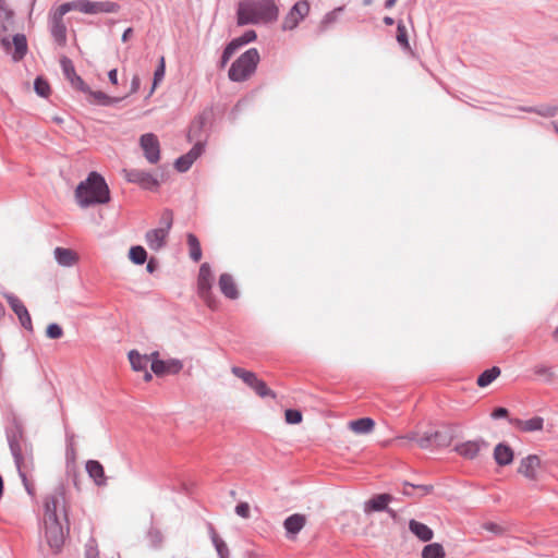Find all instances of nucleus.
<instances>
[{"instance_id": "nucleus-35", "label": "nucleus", "mask_w": 558, "mask_h": 558, "mask_svg": "<svg viewBox=\"0 0 558 558\" xmlns=\"http://www.w3.org/2000/svg\"><path fill=\"white\" fill-rule=\"evenodd\" d=\"M500 375V368L498 366H493L492 368H488L484 371L478 377H477V385L482 388L487 387L490 385L498 376Z\"/></svg>"}, {"instance_id": "nucleus-45", "label": "nucleus", "mask_w": 558, "mask_h": 558, "mask_svg": "<svg viewBox=\"0 0 558 558\" xmlns=\"http://www.w3.org/2000/svg\"><path fill=\"white\" fill-rule=\"evenodd\" d=\"M434 446L447 447L451 442V436L440 430L433 432Z\"/></svg>"}, {"instance_id": "nucleus-1", "label": "nucleus", "mask_w": 558, "mask_h": 558, "mask_svg": "<svg viewBox=\"0 0 558 558\" xmlns=\"http://www.w3.org/2000/svg\"><path fill=\"white\" fill-rule=\"evenodd\" d=\"M68 514L65 508V494L62 487L54 489L46 496L44 501L45 537L53 553H59L64 544Z\"/></svg>"}, {"instance_id": "nucleus-49", "label": "nucleus", "mask_w": 558, "mask_h": 558, "mask_svg": "<svg viewBox=\"0 0 558 558\" xmlns=\"http://www.w3.org/2000/svg\"><path fill=\"white\" fill-rule=\"evenodd\" d=\"M46 335L50 339H59L63 336V330L58 324H50L46 329Z\"/></svg>"}, {"instance_id": "nucleus-43", "label": "nucleus", "mask_w": 558, "mask_h": 558, "mask_svg": "<svg viewBox=\"0 0 558 558\" xmlns=\"http://www.w3.org/2000/svg\"><path fill=\"white\" fill-rule=\"evenodd\" d=\"M165 73H166L165 58L161 57L159 60V64L154 73V81H153V87H151L150 94L155 90V88L158 86V84L163 80Z\"/></svg>"}, {"instance_id": "nucleus-18", "label": "nucleus", "mask_w": 558, "mask_h": 558, "mask_svg": "<svg viewBox=\"0 0 558 558\" xmlns=\"http://www.w3.org/2000/svg\"><path fill=\"white\" fill-rule=\"evenodd\" d=\"M168 234L167 228H156L147 231L145 240L148 247L156 252L161 250L166 245Z\"/></svg>"}, {"instance_id": "nucleus-17", "label": "nucleus", "mask_w": 558, "mask_h": 558, "mask_svg": "<svg viewBox=\"0 0 558 558\" xmlns=\"http://www.w3.org/2000/svg\"><path fill=\"white\" fill-rule=\"evenodd\" d=\"M392 497L389 494H379L371 498L364 507V511L369 513L372 511H387L392 518L396 517V512L388 508V504Z\"/></svg>"}, {"instance_id": "nucleus-2", "label": "nucleus", "mask_w": 558, "mask_h": 558, "mask_svg": "<svg viewBox=\"0 0 558 558\" xmlns=\"http://www.w3.org/2000/svg\"><path fill=\"white\" fill-rule=\"evenodd\" d=\"M278 14L275 0H242L236 11L238 25L270 23L278 19Z\"/></svg>"}, {"instance_id": "nucleus-34", "label": "nucleus", "mask_w": 558, "mask_h": 558, "mask_svg": "<svg viewBox=\"0 0 558 558\" xmlns=\"http://www.w3.org/2000/svg\"><path fill=\"white\" fill-rule=\"evenodd\" d=\"M13 45H14L13 59L16 61L23 59L27 52V40H26L25 35H23V34L14 35L13 36Z\"/></svg>"}, {"instance_id": "nucleus-38", "label": "nucleus", "mask_w": 558, "mask_h": 558, "mask_svg": "<svg viewBox=\"0 0 558 558\" xmlns=\"http://www.w3.org/2000/svg\"><path fill=\"white\" fill-rule=\"evenodd\" d=\"M446 553L441 544L432 543L424 546L422 550V558H445Z\"/></svg>"}, {"instance_id": "nucleus-51", "label": "nucleus", "mask_w": 558, "mask_h": 558, "mask_svg": "<svg viewBox=\"0 0 558 558\" xmlns=\"http://www.w3.org/2000/svg\"><path fill=\"white\" fill-rule=\"evenodd\" d=\"M286 421L289 424H298L302 421V413L298 410L289 409L286 411Z\"/></svg>"}, {"instance_id": "nucleus-22", "label": "nucleus", "mask_w": 558, "mask_h": 558, "mask_svg": "<svg viewBox=\"0 0 558 558\" xmlns=\"http://www.w3.org/2000/svg\"><path fill=\"white\" fill-rule=\"evenodd\" d=\"M88 476L97 486H105L107 477L102 464L97 460H88L85 465Z\"/></svg>"}, {"instance_id": "nucleus-9", "label": "nucleus", "mask_w": 558, "mask_h": 558, "mask_svg": "<svg viewBox=\"0 0 558 558\" xmlns=\"http://www.w3.org/2000/svg\"><path fill=\"white\" fill-rule=\"evenodd\" d=\"M310 3L307 0H300L294 3L282 21L283 31H292L308 15Z\"/></svg>"}, {"instance_id": "nucleus-32", "label": "nucleus", "mask_w": 558, "mask_h": 558, "mask_svg": "<svg viewBox=\"0 0 558 558\" xmlns=\"http://www.w3.org/2000/svg\"><path fill=\"white\" fill-rule=\"evenodd\" d=\"M208 530L210 533L211 542L217 550L219 558H228L229 557V548H228L227 544L223 542V539H221L219 537V535L217 534L213 524H210V523L208 524Z\"/></svg>"}, {"instance_id": "nucleus-23", "label": "nucleus", "mask_w": 558, "mask_h": 558, "mask_svg": "<svg viewBox=\"0 0 558 558\" xmlns=\"http://www.w3.org/2000/svg\"><path fill=\"white\" fill-rule=\"evenodd\" d=\"M219 288L222 294L231 300L239 298V291L233 277L230 274H222L219 278Z\"/></svg>"}, {"instance_id": "nucleus-30", "label": "nucleus", "mask_w": 558, "mask_h": 558, "mask_svg": "<svg viewBox=\"0 0 558 558\" xmlns=\"http://www.w3.org/2000/svg\"><path fill=\"white\" fill-rule=\"evenodd\" d=\"M375 422L371 417H362L351 421L349 427L356 434H367L374 429Z\"/></svg>"}, {"instance_id": "nucleus-55", "label": "nucleus", "mask_w": 558, "mask_h": 558, "mask_svg": "<svg viewBox=\"0 0 558 558\" xmlns=\"http://www.w3.org/2000/svg\"><path fill=\"white\" fill-rule=\"evenodd\" d=\"M235 513L244 519L250 517V506L246 502H240L235 506Z\"/></svg>"}, {"instance_id": "nucleus-7", "label": "nucleus", "mask_w": 558, "mask_h": 558, "mask_svg": "<svg viewBox=\"0 0 558 558\" xmlns=\"http://www.w3.org/2000/svg\"><path fill=\"white\" fill-rule=\"evenodd\" d=\"M69 13L64 9L63 3L57 8H52L48 14V27L53 41L59 47L66 45V25L64 23V15Z\"/></svg>"}, {"instance_id": "nucleus-29", "label": "nucleus", "mask_w": 558, "mask_h": 558, "mask_svg": "<svg viewBox=\"0 0 558 558\" xmlns=\"http://www.w3.org/2000/svg\"><path fill=\"white\" fill-rule=\"evenodd\" d=\"M415 440L422 449H427L432 446H434V438H433V432H425L422 435H417L415 433H411L403 437H398L397 440Z\"/></svg>"}, {"instance_id": "nucleus-57", "label": "nucleus", "mask_w": 558, "mask_h": 558, "mask_svg": "<svg viewBox=\"0 0 558 558\" xmlns=\"http://www.w3.org/2000/svg\"><path fill=\"white\" fill-rule=\"evenodd\" d=\"M508 410L506 408H496L493 412H492V417L495 418V420H498V418H502V417H506L508 416Z\"/></svg>"}, {"instance_id": "nucleus-37", "label": "nucleus", "mask_w": 558, "mask_h": 558, "mask_svg": "<svg viewBox=\"0 0 558 558\" xmlns=\"http://www.w3.org/2000/svg\"><path fill=\"white\" fill-rule=\"evenodd\" d=\"M186 240L189 245L190 257L194 262H199L202 258V248L197 236L193 233H189Z\"/></svg>"}, {"instance_id": "nucleus-12", "label": "nucleus", "mask_w": 558, "mask_h": 558, "mask_svg": "<svg viewBox=\"0 0 558 558\" xmlns=\"http://www.w3.org/2000/svg\"><path fill=\"white\" fill-rule=\"evenodd\" d=\"M159 353H151V365L150 368L157 376H163L166 374H178L183 368L182 361L178 359L159 360Z\"/></svg>"}, {"instance_id": "nucleus-24", "label": "nucleus", "mask_w": 558, "mask_h": 558, "mask_svg": "<svg viewBox=\"0 0 558 558\" xmlns=\"http://www.w3.org/2000/svg\"><path fill=\"white\" fill-rule=\"evenodd\" d=\"M409 530L422 542H429L434 537V532L429 526L414 519L409 521Z\"/></svg>"}, {"instance_id": "nucleus-4", "label": "nucleus", "mask_w": 558, "mask_h": 558, "mask_svg": "<svg viewBox=\"0 0 558 558\" xmlns=\"http://www.w3.org/2000/svg\"><path fill=\"white\" fill-rule=\"evenodd\" d=\"M7 439L15 465L20 464L22 469L31 465V461H34L33 446L25 438L21 422L14 418L13 425L7 429Z\"/></svg>"}, {"instance_id": "nucleus-52", "label": "nucleus", "mask_w": 558, "mask_h": 558, "mask_svg": "<svg viewBox=\"0 0 558 558\" xmlns=\"http://www.w3.org/2000/svg\"><path fill=\"white\" fill-rule=\"evenodd\" d=\"M172 221H173V216H172V211L169 210V209H166L162 215H161V219H160V222L162 225L161 228H167V231H170L171 227H172Z\"/></svg>"}, {"instance_id": "nucleus-62", "label": "nucleus", "mask_w": 558, "mask_h": 558, "mask_svg": "<svg viewBox=\"0 0 558 558\" xmlns=\"http://www.w3.org/2000/svg\"><path fill=\"white\" fill-rule=\"evenodd\" d=\"M133 34V28L132 27H129L124 31V33L122 34V41H128L129 38L132 36Z\"/></svg>"}, {"instance_id": "nucleus-63", "label": "nucleus", "mask_w": 558, "mask_h": 558, "mask_svg": "<svg viewBox=\"0 0 558 558\" xmlns=\"http://www.w3.org/2000/svg\"><path fill=\"white\" fill-rule=\"evenodd\" d=\"M155 269H156V264L153 259H150L147 264V271L151 274L155 271Z\"/></svg>"}, {"instance_id": "nucleus-27", "label": "nucleus", "mask_w": 558, "mask_h": 558, "mask_svg": "<svg viewBox=\"0 0 558 558\" xmlns=\"http://www.w3.org/2000/svg\"><path fill=\"white\" fill-rule=\"evenodd\" d=\"M19 472V475L23 482V485L27 492L28 495L34 496L35 495V486L33 481L29 480V475L34 471L35 464L34 461H31V465H27L26 468L22 469V465L16 464L15 465Z\"/></svg>"}, {"instance_id": "nucleus-6", "label": "nucleus", "mask_w": 558, "mask_h": 558, "mask_svg": "<svg viewBox=\"0 0 558 558\" xmlns=\"http://www.w3.org/2000/svg\"><path fill=\"white\" fill-rule=\"evenodd\" d=\"M213 282L214 276L209 264H202L197 277V293L210 310H216L219 305V301L211 291Z\"/></svg>"}, {"instance_id": "nucleus-53", "label": "nucleus", "mask_w": 558, "mask_h": 558, "mask_svg": "<svg viewBox=\"0 0 558 558\" xmlns=\"http://www.w3.org/2000/svg\"><path fill=\"white\" fill-rule=\"evenodd\" d=\"M409 487H410V488H417V489L422 490V495H426V494H428V493L432 490V487H430V486H426V485H418V486H415V485H413V484H410V483L405 482V483L403 484V490H402L404 495H410V494H411V493L409 492Z\"/></svg>"}, {"instance_id": "nucleus-3", "label": "nucleus", "mask_w": 558, "mask_h": 558, "mask_svg": "<svg viewBox=\"0 0 558 558\" xmlns=\"http://www.w3.org/2000/svg\"><path fill=\"white\" fill-rule=\"evenodd\" d=\"M75 198L80 207L87 208L93 205L110 202V190L102 175L90 172L75 190Z\"/></svg>"}, {"instance_id": "nucleus-50", "label": "nucleus", "mask_w": 558, "mask_h": 558, "mask_svg": "<svg viewBox=\"0 0 558 558\" xmlns=\"http://www.w3.org/2000/svg\"><path fill=\"white\" fill-rule=\"evenodd\" d=\"M85 558H99L95 539H89L85 545Z\"/></svg>"}, {"instance_id": "nucleus-14", "label": "nucleus", "mask_w": 558, "mask_h": 558, "mask_svg": "<svg viewBox=\"0 0 558 558\" xmlns=\"http://www.w3.org/2000/svg\"><path fill=\"white\" fill-rule=\"evenodd\" d=\"M487 444L483 439L468 440L454 446V451L464 459H475Z\"/></svg>"}, {"instance_id": "nucleus-56", "label": "nucleus", "mask_w": 558, "mask_h": 558, "mask_svg": "<svg viewBox=\"0 0 558 558\" xmlns=\"http://www.w3.org/2000/svg\"><path fill=\"white\" fill-rule=\"evenodd\" d=\"M483 527L486 530V531H489L496 535H500L504 533V529L498 525L497 523H494V522H486L483 524Z\"/></svg>"}, {"instance_id": "nucleus-42", "label": "nucleus", "mask_w": 558, "mask_h": 558, "mask_svg": "<svg viewBox=\"0 0 558 558\" xmlns=\"http://www.w3.org/2000/svg\"><path fill=\"white\" fill-rule=\"evenodd\" d=\"M92 97L94 98V100L97 104L102 105V106H110V105L117 104L118 101L121 100V98L110 97L100 90L93 92Z\"/></svg>"}, {"instance_id": "nucleus-11", "label": "nucleus", "mask_w": 558, "mask_h": 558, "mask_svg": "<svg viewBox=\"0 0 558 558\" xmlns=\"http://www.w3.org/2000/svg\"><path fill=\"white\" fill-rule=\"evenodd\" d=\"M140 147L147 162L156 165L160 160V143L154 133H145L140 137Z\"/></svg>"}, {"instance_id": "nucleus-64", "label": "nucleus", "mask_w": 558, "mask_h": 558, "mask_svg": "<svg viewBox=\"0 0 558 558\" xmlns=\"http://www.w3.org/2000/svg\"><path fill=\"white\" fill-rule=\"evenodd\" d=\"M383 21L387 26H391L395 24V20L390 16H385Z\"/></svg>"}, {"instance_id": "nucleus-20", "label": "nucleus", "mask_w": 558, "mask_h": 558, "mask_svg": "<svg viewBox=\"0 0 558 558\" xmlns=\"http://www.w3.org/2000/svg\"><path fill=\"white\" fill-rule=\"evenodd\" d=\"M509 423L524 433L538 432L543 429L544 420L541 416H534L529 420L510 418Z\"/></svg>"}, {"instance_id": "nucleus-25", "label": "nucleus", "mask_w": 558, "mask_h": 558, "mask_svg": "<svg viewBox=\"0 0 558 558\" xmlns=\"http://www.w3.org/2000/svg\"><path fill=\"white\" fill-rule=\"evenodd\" d=\"M494 459L500 466L510 464L513 461V450L506 444H498L494 449Z\"/></svg>"}, {"instance_id": "nucleus-39", "label": "nucleus", "mask_w": 558, "mask_h": 558, "mask_svg": "<svg viewBox=\"0 0 558 558\" xmlns=\"http://www.w3.org/2000/svg\"><path fill=\"white\" fill-rule=\"evenodd\" d=\"M129 257L135 265H143L147 259V253L143 246H132L129 251Z\"/></svg>"}, {"instance_id": "nucleus-15", "label": "nucleus", "mask_w": 558, "mask_h": 558, "mask_svg": "<svg viewBox=\"0 0 558 558\" xmlns=\"http://www.w3.org/2000/svg\"><path fill=\"white\" fill-rule=\"evenodd\" d=\"M13 25V11L8 9L5 0H0V38L1 44L5 49L10 47V40L5 33Z\"/></svg>"}, {"instance_id": "nucleus-21", "label": "nucleus", "mask_w": 558, "mask_h": 558, "mask_svg": "<svg viewBox=\"0 0 558 558\" xmlns=\"http://www.w3.org/2000/svg\"><path fill=\"white\" fill-rule=\"evenodd\" d=\"M306 517L304 514L294 513L288 517L283 522V527L289 538H294L296 534L305 526Z\"/></svg>"}, {"instance_id": "nucleus-54", "label": "nucleus", "mask_w": 558, "mask_h": 558, "mask_svg": "<svg viewBox=\"0 0 558 558\" xmlns=\"http://www.w3.org/2000/svg\"><path fill=\"white\" fill-rule=\"evenodd\" d=\"M204 119L199 117L198 120H195L189 131V140L192 141L193 137L196 135L197 132H199L203 128Z\"/></svg>"}, {"instance_id": "nucleus-47", "label": "nucleus", "mask_w": 558, "mask_h": 558, "mask_svg": "<svg viewBox=\"0 0 558 558\" xmlns=\"http://www.w3.org/2000/svg\"><path fill=\"white\" fill-rule=\"evenodd\" d=\"M34 88L35 92L41 97H47L50 93V86L48 82L40 76L35 80Z\"/></svg>"}, {"instance_id": "nucleus-13", "label": "nucleus", "mask_w": 558, "mask_h": 558, "mask_svg": "<svg viewBox=\"0 0 558 558\" xmlns=\"http://www.w3.org/2000/svg\"><path fill=\"white\" fill-rule=\"evenodd\" d=\"M4 299L7 300L8 304L10 305L11 310L14 312V314L17 316L21 325L32 331L33 330V323L31 315L24 305V303L13 293H4Z\"/></svg>"}, {"instance_id": "nucleus-40", "label": "nucleus", "mask_w": 558, "mask_h": 558, "mask_svg": "<svg viewBox=\"0 0 558 558\" xmlns=\"http://www.w3.org/2000/svg\"><path fill=\"white\" fill-rule=\"evenodd\" d=\"M397 41L405 50L411 51V46L408 39V32L404 24L400 21L397 25Z\"/></svg>"}, {"instance_id": "nucleus-16", "label": "nucleus", "mask_w": 558, "mask_h": 558, "mask_svg": "<svg viewBox=\"0 0 558 558\" xmlns=\"http://www.w3.org/2000/svg\"><path fill=\"white\" fill-rule=\"evenodd\" d=\"M204 150V144L201 142H197L189 153L185 155H182L179 157L174 162V168L179 172H186L194 161L202 155Z\"/></svg>"}, {"instance_id": "nucleus-28", "label": "nucleus", "mask_w": 558, "mask_h": 558, "mask_svg": "<svg viewBox=\"0 0 558 558\" xmlns=\"http://www.w3.org/2000/svg\"><path fill=\"white\" fill-rule=\"evenodd\" d=\"M520 111L536 113L541 117L551 118L558 114V105H542L538 107H519Z\"/></svg>"}, {"instance_id": "nucleus-59", "label": "nucleus", "mask_w": 558, "mask_h": 558, "mask_svg": "<svg viewBox=\"0 0 558 558\" xmlns=\"http://www.w3.org/2000/svg\"><path fill=\"white\" fill-rule=\"evenodd\" d=\"M141 86V80L137 75H135L133 78H132V83H131V92L132 93H136L138 90Z\"/></svg>"}, {"instance_id": "nucleus-26", "label": "nucleus", "mask_w": 558, "mask_h": 558, "mask_svg": "<svg viewBox=\"0 0 558 558\" xmlns=\"http://www.w3.org/2000/svg\"><path fill=\"white\" fill-rule=\"evenodd\" d=\"M54 258L59 265L64 267L73 266L78 259L77 254L74 251L64 247H57L54 250Z\"/></svg>"}, {"instance_id": "nucleus-44", "label": "nucleus", "mask_w": 558, "mask_h": 558, "mask_svg": "<svg viewBox=\"0 0 558 558\" xmlns=\"http://www.w3.org/2000/svg\"><path fill=\"white\" fill-rule=\"evenodd\" d=\"M256 32L253 29L246 31L242 36L232 39V43H235V47L239 49L240 47L250 44L256 39Z\"/></svg>"}, {"instance_id": "nucleus-31", "label": "nucleus", "mask_w": 558, "mask_h": 558, "mask_svg": "<svg viewBox=\"0 0 558 558\" xmlns=\"http://www.w3.org/2000/svg\"><path fill=\"white\" fill-rule=\"evenodd\" d=\"M129 360L134 371H146L148 363H151L150 355H142L136 350L129 352Z\"/></svg>"}, {"instance_id": "nucleus-60", "label": "nucleus", "mask_w": 558, "mask_h": 558, "mask_svg": "<svg viewBox=\"0 0 558 558\" xmlns=\"http://www.w3.org/2000/svg\"><path fill=\"white\" fill-rule=\"evenodd\" d=\"M108 77H109V81L113 85H117L118 84V71H117V69L110 70L109 73H108Z\"/></svg>"}, {"instance_id": "nucleus-19", "label": "nucleus", "mask_w": 558, "mask_h": 558, "mask_svg": "<svg viewBox=\"0 0 558 558\" xmlns=\"http://www.w3.org/2000/svg\"><path fill=\"white\" fill-rule=\"evenodd\" d=\"M541 460L536 454H530L520 461L518 472L529 480H535Z\"/></svg>"}, {"instance_id": "nucleus-61", "label": "nucleus", "mask_w": 558, "mask_h": 558, "mask_svg": "<svg viewBox=\"0 0 558 558\" xmlns=\"http://www.w3.org/2000/svg\"><path fill=\"white\" fill-rule=\"evenodd\" d=\"M336 20V15H335V12H330L328 14H326L322 21V24L323 25H327L329 23H332L333 21Z\"/></svg>"}, {"instance_id": "nucleus-48", "label": "nucleus", "mask_w": 558, "mask_h": 558, "mask_svg": "<svg viewBox=\"0 0 558 558\" xmlns=\"http://www.w3.org/2000/svg\"><path fill=\"white\" fill-rule=\"evenodd\" d=\"M238 50L235 47V43L230 41L226 48L223 49L221 59H220V66L225 68L227 63L230 61L231 57L234 54V52Z\"/></svg>"}, {"instance_id": "nucleus-36", "label": "nucleus", "mask_w": 558, "mask_h": 558, "mask_svg": "<svg viewBox=\"0 0 558 558\" xmlns=\"http://www.w3.org/2000/svg\"><path fill=\"white\" fill-rule=\"evenodd\" d=\"M120 5L113 1H93V14L117 13Z\"/></svg>"}, {"instance_id": "nucleus-46", "label": "nucleus", "mask_w": 558, "mask_h": 558, "mask_svg": "<svg viewBox=\"0 0 558 558\" xmlns=\"http://www.w3.org/2000/svg\"><path fill=\"white\" fill-rule=\"evenodd\" d=\"M60 63L65 77L70 80L71 83H74L73 76H75L76 73L72 61L69 58L63 57Z\"/></svg>"}, {"instance_id": "nucleus-33", "label": "nucleus", "mask_w": 558, "mask_h": 558, "mask_svg": "<svg viewBox=\"0 0 558 558\" xmlns=\"http://www.w3.org/2000/svg\"><path fill=\"white\" fill-rule=\"evenodd\" d=\"M64 9L70 11H78L85 14H93V1L90 0H74L63 3Z\"/></svg>"}, {"instance_id": "nucleus-5", "label": "nucleus", "mask_w": 558, "mask_h": 558, "mask_svg": "<svg viewBox=\"0 0 558 558\" xmlns=\"http://www.w3.org/2000/svg\"><path fill=\"white\" fill-rule=\"evenodd\" d=\"M259 59L256 48H250L243 52L229 69L230 81L238 83L247 81L255 73Z\"/></svg>"}, {"instance_id": "nucleus-10", "label": "nucleus", "mask_w": 558, "mask_h": 558, "mask_svg": "<svg viewBox=\"0 0 558 558\" xmlns=\"http://www.w3.org/2000/svg\"><path fill=\"white\" fill-rule=\"evenodd\" d=\"M124 178L128 182L140 185L144 190H156L159 186L158 180L148 171L141 169L123 170Z\"/></svg>"}, {"instance_id": "nucleus-41", "label": "nucleus", "mask_w": 558, "mask_h": 558, "mask_svg": "<svg viewBox=\"0 0 558 558\" xmlns=\"http://www.w3.org/2000/svg\"><path fill=\"white\" fill-rule=\"evenodd\" d=\"M532 371L535 376H537L539 378H544L547 381H551L554 378V373L551 371V367L546 364H543V363L536 364L533 366Z\"/></svg>"}, {"instance_id": "nucleus-58", "label": "nucleus", "mask_w": 558, "mask_h": 558, "mask_svg": "<svg viewBox=\"0 0 558 558\" xmlns=\"http://www.w3.org/2000/svg\"><path fill=\"white\" fill-rule=\"evenodd\" d=\"M73 80H74V83H72V85H74L76 88L81 89V90H85L86 89V84L85 82L82 80L81 76H78L77 74H75V76H73Z\"/></svg>"}, {"instance_id": "nucleus-8", "label": "nucleus", "mask_w": 558, "mask_h": 558, "mask_svg": "<svg viewBox=\"0 0 558 558\" xmlns=\"http://www.w3.org/2000/svg\"><path fill=\"white\" fill-rule=\"evenodd\" d=\"M231 372L234 376L241 378L259 397H262V398H265V397L275 398L276 397L274 391L267 387V385L264 380L257 378L255 373L246 371L239 366H233Z\"/></svg>"}]
</instances>
